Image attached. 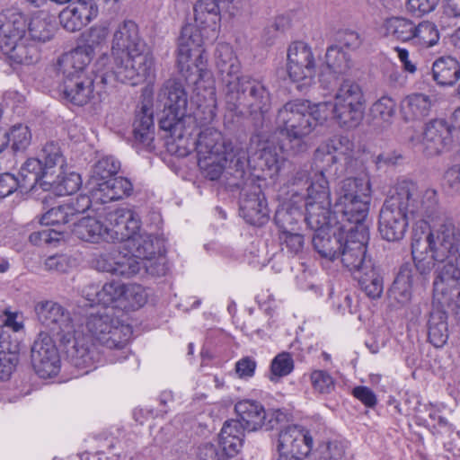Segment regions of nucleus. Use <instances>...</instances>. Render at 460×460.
Listing matches in <instances>:
<instances>
[{
	"label": "nucleus",
	"instance_id": "nucleus-30",
	"mask_svg": "<svg viewBox=\"0 0 460 460\" xmlns=\"http://www.w3.org/2000/svg\"><path fill=\"white\" fill-rule=\"evenodd\" d=\"M26 31L31 41L35 43L49 41L55 32L54 17L48 11H38L31 14L27 22Z\"/></svg>",
	"mask_w": 460,
	"mask_h": 460
},
{
	"label": "nucleus",
	"instance_id": "nucleus-20",
	"mask_svg": "<svg viewBox=\"0 0 460 460\" xmlns=\"http://www.w3.org/2000/svg\"><path fill=\"white\" fill-rule=\"evenodd\" d=\"M240 213L243 219L253 226H262L268 222L269 211L261 187L252 182L241 192Z\"/></svg>",
	"mask_w": 460,
	"mask_h": 460
},
{
	"label": "nucleus",
	"instance_id": "nucleus-49",
	"mask_svg": "<svg viewBox=\"0 0 460 460\" xmlns=\"http://www.w3.org/2000/svg\"><path fill=\"white\" fill-rule=\"evenodd\" d=\"M395 101L384 95L377 99L369 108V116L375 123H391L395 114Z\"/></svg>",
	"mask_w": 460,
	"mask_h": 460
},
{
	"label": "nucleus",
	"instance_id": "nucleus-33",
	"mask_svg": "<svg viewBox=\"0 0 460 460\" xmlns=\"http://www.w3.org/2000/svg\"><path fill=\"white\" fill-rule=\"evenodd\" d=\"M413 21L402 16H391L385 18L380 27V34L391 40L410 43L413 35Z\"/></svg>",
	"mask_w": 460,
	"mask_h": 460
},
{
	"label": "nucleus",
	"instance_id": "nucleus-12",
	"mask_svg": "<svg viewBox=\"0 0 460 460\" xmlns=\"http://www.w3.org/2000/svg\"><path fill=\"white\" fill-rule=\"evenodd\" d=\"M39 322L64 345L70 344L75 324L70 312L58 302L40 301L35 305Z\"/></svg>",
	"mask_w": 460,
	"mask_h": 460
},
{
	"label": "nucleus",
	"instance_id": "nucleus-56",
	"mask_svg": "<svg viewBox=\"0 0 460 460\" xmlns=\"http://www.w3.org/2000/svg\"><path fill=\"white\" fill-rule=\"evenodd\" d=\"M71 211L69 206L66 204L52 208L43 215L40 222L45 226L67 224L74 219Z\"/></svg>",
	"mask_w": 460,
	"mask_h": 460
},
{
	"label": "nucleus",
	"instance_id": "nucleus-50",
	"mask_svg": "<svg viewBox=\"0 0 460 460\" xmlns=\"http://www.w3.org/2000/svg\"><path fill=\"white\" fill-rule=\"evenodd\" d=\"M109 34V22L95 24L83 34L84 44L81 46L94 55L96 49L102 48L106 44Z\"/></svg>",
	"mask_w": 460,
	"mask_h": 460
},
{
	"label": "nucleus",
	"instance_id": "nucleus-11",
	"mask_svg": "<svg viewBox=\"0 0 460 460\" xmlns=\"http://www.w3.org/2000/svg\"><path fill=\"white\" fill-rule=\"evenodd\" d=\"M315 75V63L311 48L304 41L289 45V93H306Z\"/></svg>",
	"mask_w": 460,
	"mask_h": 460
},
{
	"label": "nucleus",
	"instance_id": "nucleus-62",
	"mask_svg": "<svg viewBox=\"0 0 460 460\" xmlns=\"http://www.w3.org/2000/svg\"><path fill=\"white\" fill-rule=\"evenodd\" d=\"M89 190V195H80L75 200L66 203V206H69L72 212V217L75 218L78 214L85 212L89 209L93 204L101 203V201H97L93 198V188H87Z\"/></svg>",
	"mask_w": 460,
	"mask_h": 460
},
{
	"label": "nucleus",
	"instance_id": "nucleus-1",
	"mask_svg": "<svg viewBox=\"0 0 460 460\" xmlns=\"http://www.w3.org/2000/svg\"><path fill=\"white\" fill-rule=\"evenodd\" d=\"M343 160L351 166L354 145L347 137H333L323 143L314 153V163L319 172L308 178L302 171L294 178L293 186L306 190L305 221L314 234L312 238L315 251L322 258L335 261L344 240L346 225L363 223L367 217L370 203V181L364 178H346L340 183L337 200L331 209L330 189L325 172Z\"/></svg>",
	"mask_w": 460,
	"mask_h": 460
},
{
	"label": "nucleus",
	"instance_id": "nucleus-17",
	"mask_svg": "<svg viewBox=\"0 0 460 460\" xmlns=\"http://www.w3.org/2000/svg\"><path fill=\"white\" fill-rule=\"evenodd\" d=\"M32 367L41 378L56 376L60 369V358L54 341L45 332H40L31 349Z\"/></svg>",
	"mask_w": 460,
	"mask_h": 460
},
{
	"label": "nucleus",
	"instance_id": "nucleus-27",
	"mask_svg": "<svg viewBox=\"0 0 460 460\" xmlns=\"http://www.w3.org/2000/svg\"><path fill=\"white\" fill-rule=\"evenodd\" d=\"M82 184L81 177L76 172L65 173L64 170L58 172H47L43 180V190L52 191L57 196H66L75 193Z\"/></svg>",
	"mask_w": 460,
	"mask_h": 460
},
{
	"label": "nucleus",
	"instance_id": "nucleus-42",
	"mask_svg": "<svg viewBox=\"0 0 460 460\" xmlns=\"http://www.w3.org/2000/svg\"><path fill=\"white\" fill-rule=\"evenodd\" d=\"M289 438H292L289 458L305 459L313 448V438L310 432L301 425H289Z\"/></svg>",
	"mask_w": 460,
	"mask_h": 460
},
{
	"label": "nucleus",
	"instance_id": "nucleus-29",
	"mask_svg": "<svg viewBox=\"0 0 460 460\" xmlns=\"http://www.w3.org/2000/svg\"><path fill=\"white\" fill-rule=\"evenodd\" d=\"M133 190L132 183L123 177H112L93 190V198L101 204L123 199Z\"/></svg>",
	"mask_w": 460,
	"mask_h": 460
},
{
	"label": "nucleus",
	"instance_id": "nucleus-31",
	"mask_svg": "<svg viewBox=\"0 0 460 460\" xmlns=\"http://www.w3.org/2000/svg\"><path fill=\"white\" fill-rule=\"evenodd\" d=\"M10 61L18 65H31L40 58V52L36 43L31 41L26 36L12 43L6 48L0 49Z\"/></svg>",
	"mask_w": 460,
	"mask_h": 460
},
{
	"label": "nucleus",
	"instance_id": "nucleus-14",
	"mask_svg": "<svg viewBox=\"0 0 460 460\" xmlns=\"http://www.w3.org/2000/svg\"><path fill=\"white\" fill-rule=\"evenodd\" d=\"M315 128L310 115V102L306 100L289 102V151L295 154L305 152L310 142L309 134Z\"/></svg>",
	"mask_w": 460,
	"mask_h": 460
},
{
	"label": "nucleus",
	"instance_id": "nucleus-6",
	"mask_svg": "<svg viewBox=\"0 0 460 460\" xmlns=\"http://www.w3.org/2000/svg\"><path fill=\"white\" fill-rule=\"evenodd\" d=\"M85 326L92 339L111 350L123 351L133 333L129 324L114 317L112 308H101L91 313Z\"/></svg>",
	"mask_w": 460,
	"mask_h": 460
},
{
	"label": "nucleus",
	"instance_id": "nucleus-21",
	"mask_svg": "<svg viewBox=\"0 0 460 460\" xmlns=\"http://www.w3.org/2000/svg\"><path fill=\"white\" fill-rule=\"evenodd\" d=\"M195 149L199 158H213L219 156H237L240 153L236 151L231 141L215 128L202 129L197 140L194 142Z\"/></svg>",
	"mask_w": 460,
	"mask_h": 460
},
{
	"label": "nucleus",
	"instance_id": "nucleus-40",
	"mask_svg": "<svg viewBox=\"0 0 460 460\" xmlns=\"http://www.w3.org/2000/svg\"><path fill=\"white\" fill-rule=\"evenodd\" d=\"M124 293V284L118 281H111L105 283L99 290L94 287H90L85 296L90 302L102 305L103 308H108V306L123 298Z\"/></svg>",
	"mask_w": 460,
	"mask_h": 460
},
{
	"label": "nucleus",
	"instance_id": "nucleus-61",
	"mask_svg": "<svg viewBox=\"0 0 460 460\" xmlns=\"http://www.w3.org/2000/svg\"><path fill=\"white\" fill-rule=\"evenodd\" d=\"M123 298L127 300L132 307H141L146 302V293L140 285H125Z\"/></svg>",
	"mask_w": 460,
	"mask_h": 460
},
{
	"label": "nucleus",
	"instance_id": "nucleus-9",
	"mask_svg": "<svg viewBox=\"0 0 460 460\" xmlns=\"http://www.w3.org/2000/svg\"><path fill=\"white\" fill-rule=\"evenodd\" d=\"M23 330L22 316L17 313L6 314L0 333V379L7 380L14 370L21 349Z\"/></svg>",
	"mask_w": 460,
	"mask_h": 460
},
{
	"label": "nucleus",
	"instance_id": "nucleus-38",
	"mask_svg": "<svg viewBox=\"0 0 460 460\" xmlns=\"http://www.w3.org/2000/svg\"><path fill=\"white\" fill-rule=\"evenodd\" d=\"M219 0H199L193 8L195 24L199 29L216 31L220 22Z\"/></svg>",
	"mask_w": 460,
	"mask_h": 460
},
{
	"label": "nucleus",
	"instance_id": "nucleus-7",
	"mask_svg": "<svg viewBox=\"0 0 460 460\" xmlns=\"http://www.w3.org/2000/svg\"><path fill=\"white\" fill-rule=\"evenodd\" d=\"M334 119L344 128L358 126L365 114L366 99L361 86L351 80H344L335 93Z\"/></svg>",
	"mask_w": 460,
	"mask_h": 460
},
{
	"label": "nucleus",
	"instance_id": "nucleus-51",
	"mask_svg": "<svg viewBox=\"0 0 460 460\" xmlns=\"http://www.w3.org/2000/svg\"><path fill=\"white\" fill-rule=\"evenodd\" d=\"M45 173L47 172H58L63 169L65 160L60 147L54 142L47 143L42 148L41 159Z\"/></svg>",
	"mask_w": 460,
	"mask_h": 460
},
{
	"label": "nucleus",
	"instance_id": "nucleus-41",
	"mask_svg": "<svg viewBox=\"0 0 460 460\" xmlns=\"http://www.w3.org/2000/svg\"><path fill=\"white\" fill-rule=\"evenodd\" d=\"M133 133L136 142L146 148L152 146L155 132L153 116L149 109L142 107L136 114Z\"/></svg>",
	"mask_w": 460,
	"mask_h": 460
},
{
	"label": "nucleus",
	"instance_id": "nucleus-35",
	"mask_svg": "<svg viewBox=\"0 0 460 460\" xmlns=\"http://www.w3.org/2000/svg\"><path fill=\"white\" fill-rule=\"evenodd\" d=\"M243 159L244 156H219L213 158H199L198 164L202 171L203 175L210 181H216L219 179L225 168L228 165L229 167L234 168L239 171L243 168Z\"/></svg>",
	"mask_w": 460,
	"mask_h": 460
},
{
	"label": "nucleus",
	"instance_id": "nucleus-43",
	"mask_svg": "<svg viewBox=\"0 0 460 460\" xmlns=\"http://www.w3.org/2000/svg\"><path fill=\"white\" fill-rule=\"evenodd\" d=\"M120 163L113 156H104L99 159L93 166L87 188L93 190L118 173Z\"/></svg>",
	"mask_w": 460,
	"mask_h": 460
},
{
	"label": "nucleus",
	"instance_id": "nucleus-64",
	"mask_svg": "<svg viewBox=\"0 0 460 460\" xmlns=\"http://www.w3.org/2000/svg\"><path fill=\"white\" fill-rule=\"evenodd\" d=\"M72 266V260L65 254L49 256L45 260L44 268L46 270L64 273Z\"/></svg>",
	"mask_w": 460,
	"mask_h": 460
},
{
	"label": "nucleus",
	"instance_id": "nucleus-5",
	"mask_svg": "<svg viewBox=\"0 0 460 460\" xmlns=\"http://www.w3.org/2000/svg\"><path fill=\"white\" fill-rule=\"evenodd\" d=\"M157 102L164 107L159 120L160 128L169 132L174 140L181 142L187 119L188 94L180 82L167 80L160 88Z\"/></svg>",
	"mask_w": 460,
	"mask_h": 460
},
{
	"label": "nucleus",
	"instance_id": "nucleus-26",
	"mask_svg": "<svg viewBox=\"0 0 460 460\" xmlns=\"http://www.w3.org/2000/svg\"><path fill=\"white\" fill-rule=\"evenodd\" d=\"M73 234L79 239L98 243H109V231L104 220V211L96 216L88 215L74 225Z\"/></svg>",
	"mask_w": 460,
	"mask_h": 460
},
{
	"label": "nucleus",
	"instance_id": "nucleus-32",
	"mask_svg": "<svg viewBox=\"0 0 460 460\" xmlns=\"http://www.w3.org/2000/svg\"><path fill=\"white\" fill-rule=\"evenodd\" d=\"M93 58V55L82 46H78L64 55L59 61L64 78H71L79 74H88L87 67Z\"/></svg>",
	"mask_w": 460,
	"mask_h": 460
},
{
	"label": "nucleus",
	"instance_id": "nucleus-55",
	"mask_svg": "<svg viewBox=\"0 0 460 460\" xmlns=\"http://www.w3.org/2000/svg\"><path fill=\"white\" fill-rule=\"evenodd\" d=\"M83 27L98 15V7L93 0H77L69 5Z\"/></svg>",
	"mask_w": 460,
	"mask_h": 460
},
{
	"label": "nucleus",
	"instance_id": "nucleus-48",
	"mask_svg": "<svg viewBox=\"0 0 460 460\" xmlns=\"http://www.w3.org/2000/svg\"><path fill=\"white\" fill-rule=\"evenodd\" d=\"M325 59L327 67L334 75H345L352 66L349 55L336 45L327 49Z\"/></svg>",
	"mask_w": 460,
	"mask_h": 460
},
{
	"label": "nucleus",
	"instance_id": "nucleus-22",
	"mask_svg": "<svg viewBox=\"0 0 460 460\" xmlns=\"http://www.w3.org/2000/svg\"><path fill=\"white\" fill-rule=\"evenodd\" d=\"M71 342L73 344L66 349L69 361L75 367L82 370L84 374H88L91 369L94 368L95 363L100 359L99 353L91 338L75 331Z\"/></svg>",
	"mask_w": 460,
	"mask_h": 460
},
{
	"label": "nucleus",
	"instance_id": "nucleus-3",
	"mask_svg": "<svg viewBox=\"0 0 460 460\" xmlns=\"http://www.w3.org/2000/svg\"><path fill=\"white\" fill-rule=\"evenodd\" d=\"M97 66L107 70L101 76L105 84L113 81L139 84L155 75V58L141 37L137 24L131 20L119 22L112 32L111 55L102 54Z\"/></svg>",
	"mask_w": 460,
	"mask_h": 460
},
{
	"label": "nucleus",
	"instance_id": "nucleus-28",
	"mask_svg": "<svg viewBox=\"0 0 460 460\" xmlns=\"http://www.w3.org/2000/svg\"><path fill=\"white\" fill-rule=\"evenodd\" d=\"M244 423L239 420L225 422L218 437L219 447L226 457L234 456L243 445Z\"/></svg>",
	"mask_w": 460,
	"mask_h": 460
},
{
	"label": "nucleus",
	"instance_id": "nucleus-44",
	"mask_svg": "<svg viewBox=\"0 0 460 460\" xmlns=\"http://www.w3.org/2000/svg\"><path fill=\"white\" fill-rule=\"evenodd\" d=\"M413 35L410 43L420 49H429L437 45L440 35L437 25L429 21L414 22Z\"/></svg>",
	"mask_w": 460,
	"mask_h": 460
},
{
	"label": "nucleus",
	"instance_id": "nucleus-18",
	"mask_svg": "<svg viewBox=\"0 0 460 460\" xmlns=\"http://www.w3.org/2000/svg\"><path fill=\"white\" fill-rule=\"evenodd\" d=\"M104 220L109 231V243L125 244L140 231L138 215L128 208L104 210Z\"/></svg>",
	"mask_w": 460,
	"mask_h": 460
},
{
	"label": "nucleus",
	"instance_id": "nucleus-60",
	"mask_svg": "<svg viewBox=\"0 0 460 460\" xmlns=\"http://www.w3.org/2000/svg\"><path fill=\"white\" fill-rule=\"evenodd\" d=\"M443 186L449 194L460 195V164H454L445 172Z\"/></svg>",
	"mask_w": 460,
	"mask_h": 460
},
{
	"label": "nucleus",
	"instance_id": "nucleus-16",
	"mask_svg": "<svg viewBox=\"0 0 460 460\" xmlns=\"http://www.w3.org/2000/svg\"><path fill=\"white\" fill-rule=\"evenodd\" d=\"M200 75L193 78L192 101L197 106L196 119L200 124L210 123L216 117L217 96L215 79L211 71L201 70Z\"/></svg>",
	"mask_w": 460,
	"mask_h": 460
},
{
	"label": "nucleus",
	"instance_id": "nucleus-53",
	"mask_svg": "<svg viewBox=\"0 0 460 460\" xmlns=\"http://www.w3.org/2000/svg\"><path fill=\"white\" fill-rule=\"evenodd\" d=\"M286 419L287 415L284 412L280 410H276L273 411L272 417L268 423L267 429H273L277 428V429H279L277 444L279 457L277 460H288V454L285 451L286 436L288 434L287 426L285 425Z\"/></svg>",
	"mask_w": 460,
	"mask_h": 460
},
{
	"label": "nucleus",
	"instance_id": "nucleus-54",
	"mask_svg": "<svg viewBox=\"0 0 460 460\" xmlns=\"http://www.w3.org/2000/svg\"><path fill=\"white\" fill-rule=\"evenodd\" d=\"M5 136L14 151L25 150L31 140V131L29 128L23 124L13 125Z\"/></svg>",
	"mask_w": 460,
	"mask_h": 460
},
{
	"label": "nucleus",
	"instance_id": "nucleus-23",
	"mask_svg": "<svg viewBox=\"0 0 460 460\" xmlns=\"http://www.w3.org/2000/svg\"><path fill=\"white\" fill-rule=\"evenodd\" d=\"M158 240L154 238L151 234L137 232V234L125 244V247L142 262L143 267L149 274L160 275L164 272V266L155 265L151 261L159 250L156 246Z\"/></svg>",
	"mask_w": 460,
	"mask_h": 460
},
{
	"label": "nucleus",
	"instance_id": "nucleus-37",
	"mask_svg": "<svg viewBox=\"0 0 460 460\" xmlns=\"http://www.w3.org/2000/svg\"><path fill=\"white\" fill-rule=\"evenodd\" d=\"M234 411L248 431L257 430L264 424V408L256 401L242 400L235 404Z\"/></svg>",
	"mask_w": 460,
	"mask_h": 460
},
{
	"label": "nucleus",
	"instance_id": "nucleus-4",
	"mask_svg": "<svg viewBox=\"0 0 460 460\" xmlns=\"http://www.w3.org/2000/svg\"><path fill=\"white\" fill-rule=\"evenodd\" d=\"M438 197L435 189L420 187L403 180L396 183L385 199L379 212L378 231L388 242L402 240L407 231L410 218L420 228L428 226L429 218L438 209Z\"/></svg>",
	"mask_w": 460,
	"mask_h": 460
},
{
	"label": "nucleus",
	"instance_id": "nucleus-13",
	"mask_svg": "<svg viewBox=\"0 0 460 460\" xmlns=\"http://www.w3.org/2000/svg\"><path fill=\"white\" fill-rule=\"evenodd\" d=\"M228 102L236 106L246 102L252 112L264 113L268 110L269 93L265 87L250 76H236L234 80H226Z\"/></svg>",
	"mask_w": 460,
	"mask_h": 460
},
{
	"label": "nucleus",
	"instance_id": "nucleus-36",
	"mask_svg": "<svg viewBox=\"0 0 460 460\" xmlns=\"http://www.w3.org/2000/svg\"><path fill=\"white\" fill-rule=\"evenodd\" d=\"M45 170L40 159L30 158L21 167L17 181L20 190L27 192L34 190L37 186L43 190V180Z\"/></svg>",
	"mask_w": 460,
	"mask_h": 460
},
{
	"label": "nucleus",
	"instance_id": "nucleus-2",
	"mask_svg": "<svg viewBox=\"0 0 460 460\" xmlns=\"http://www.w3.org/2000/svg\"><path fill=\"white\" fill-rule=\"evenodd\" d=\"M411 254L420 274L443 265L434 280V295L443 305L460 307V224L447 218L427 233L415 231Z\"/></svg>",
	"mask_w": 460,
	"mask_h": 460
},
{
	"label": "nucleus",
	"instance_id": "nucleus-52",
	"mask_svg": "<svg viewBox=\"0 0 460 460\" xmlns=\"http://www.w3.org/2000/svg\"><path fill=\"white\" fill-rule=\"evenodd\" d=\"M116 259L114 275L128 278L137 274L143 267L142 262L129 252L124 253L117 250Z\"/></svg>",
	"mask_w": 460,
	"mask_h": 460
},
{
	"label": "nucleus",
	"instance_id": "nucleus-10",
	"mask_svg": "<svg viewBox=\"0 0 460 460\" xmlns=\"http://www.w3.org/2000/svg\"><path fill=\"white\" fill-rule=\"evenodd\" d=\"M354 225L349 228L346 227V234L337 254V260L352 275L361 272L372 264L371 260L366 258L368 231L362 223Z\"/></svg>",
	"mask_w": 460,
	"mask_h": 460
},
{
	"label": "nucleus",
	"instance_id": "nucleus-46",
	"mask_svg": "<svg viewBox=\"0 0 460 460\" xmlns=\"http://www.w3.org/2000/svg\"><path fill=\"white\" fill-rule=\"evenodd\" d=\"M354 279L358 281L361 289L370 298H378L381 296L384 290L383 277L373 264L369 268L353 275Z\"/></svg>",
	"mask_w": 460,
	"mask_h": 460
},
{
	"label": "nucleus",
	"instance_id": "nucleus-57",
	"mask_svg": "<svg viewBox=\"0 0 460 460\" xmlns=\"http://www.w3.org/2000/svg\"><path fill=\"white\" fill-rule=\"evenodd\" d=\"M287 376L288 352L282 351L271 360L267 377L272 384L277 385Z\"/></svg>",
	"mask_w": 460,
	"mask_h": 460
},
{
	"label": "nucleus",
	"instance_id": "nucleus-15",
	"mask_svg": "<svg viewBox=\"0 0 460 460\" xmlns=\"http://www.w3.org/2000/svg\"><path fill=\"white\" fill-rule=\"evenodd\" d=\"M409 141L426 155H437L447 150L453 143L451 126L446 119H432L425 124L421 136L411 137Z\"/></svg>",
	"mask_w": 460,
	"mask_h": 460
},
{
	"label": "nucleus",
	"instance_id": "nucleus-47",
	"mask_svg": "<svg viewBox=\"0 0 460 460\" xmlns=\"http://www.w3.org/2000/svg\"><path fill=\"white\" fill-rule=\"evenodd\" d=\"M411 275L407 269H402L396 276L391 288L389 289V297L399 305H406L411 298Z\"/></svg>",
	"mask_w": 460,
	"mask_h": 460
},
{
	"label": "nucleus",
	"instance_id": "nucleus-45",
	"mask_svg": "<svg viewBox=\"0 0 460 460\" xmlns=\"http://www.w3.org/2000/svg\"><path fill=\"white\" fill-rule=\"evenodd\" d=\"M428 338L436 348H442L448 340L447 316L443 311L430 314L428 323Z\"/></svg>",
	"mask_w": 460,
	"mask_h": 460
},
{
	"label": "nucleus",
	"instance_id": "nucleus-39",
	"mask_svg": "<svg viewBox=\"0 0 460 460\" xmlns=\"http://www.w3.org/2000/svg\"><path fill=\"white\" fill-rule=\"evenodd\" d=\"M216 66L223 75V80H234L239 76L240 63L232 47L226 43H219L215 52Z\"/></svg>",
	"mask_w": 460,
	"mask_h": 460
},
{
	"label": "nucleus",
	"instance_id": "nucleus-24",
	"mask_svg": "<svg viewBox=\"0 0 460 460\" xmlns=\"http://www.w3.org/2000/svg\"><path fill=\"white\" fill-rule=\"evenodd\" d=\"M436 100L422 93H412L404 96L400 102L399 111L405 122L421 121L429 117Z\"/></svg>",
	"mask_w": 460,
	"mask_h": 460
},
{
	"label": "nucleus",
	"instance_id": "nucleus-19",
	"mask_svg": "<svg viewBox=\"0 0 460 460\" xmlns=\"http://www.w3.org/2000/svg\"><path fill=\"white\" fill-rule=\"evenodd\" d=\"M100 75L93 76L89 74H79L76 76L71 78H64L63 93L70 102L83 106L87 104L89 102L93 100L96 95H99L103 87H100L99 84H102L105 85L101 79L107 70L100 68Z\"/></svg>",
	"mask_w": 460,
	"mask_h": 460
},
{
	"label": "nucleus",
	"instance_id": "nucleus-34",
	"mask_svg": "<svg viewBox=\"0 0 460 460\" xmlns=\"http://www.w3.org/2000/svg\"><path fill=\"white\" fill-rule=\"evenodd\" d=\"M431 72L437 84L452 86L460 78V64L450 56L440 57L433 62Z\"/></svg>",
	"mask_w": 460,
	"mask_h": 460
},
{
	"label": "nucleus",
	"instance_id": "nucleus-8",
	"mask_svg": "<svg viewBox=\"0 0 460 460\" xmlns=\"http://www.w3.org/2000/svg\"><path fill=\"white\" fill-rule=\"evenodd\" d=\"M204 52L200 32L191 25L184 26L179 38L177 65L187 81L200 75L201 70L209 71Z\"/></svg>",
	"mask_w": 460,
	"mask_h": 460
},
{
	"label": "nucleus",
	"instance_id": "nucleus-59",
	"mask_svg": "<svg viewBox=\"0 0 460 460\" xmlns=\"http://www.w3.org/2000/svg\"><path fill=\"white\" fill-rule=\"evenodd\" d=\"M116 254V249L95 254L91 261L92 267L100 272H107L114 275L117 260Z\"/></svg>",
	"mask_w": 460,
	"mask_h": 460
},
{
	"label": "nucleus",
	"instance_id": "nucleus-25",
	"mask_svg": "<svg viewBox=\"0 0 460 460\" xmlns=\"http://www.w3.org/2000/svg\"><path fill=\"white\" fill-rule=\"evenodd\" d=\"M27 20L15 9H6L0 13V49L6 48L15 40L26 36Z\"/></svg>",
	"mask_w": 460,
	"mask_h": 460
},
{
	"label": "nucleus",
	"instance_id": "nucleus-58",
	"mask_svg": "<svg viewBox=\"0 0 460 460\" xmlns=\"http://www.w3.org/2000/svg\"><path fill=\"white\" fill-rule=\"evenodd\" d=\"M314 390L322 394H329L335 388L333 377L324 370H314L310 376Z\"/></svg>",
	"mask_w": 460,
	"mask_h": 460
},
{
	"label": "nucleus",
	"instance_id": "nucleus-63",
	"mask_svg": "<svg viewBox=\"0 0 460 460\" xmlns=\"http://www.w3.org/2000/svg\"><path fill=\"white\" fill-rule=\"evenodd\" d=\"M310 115H312L315 126L319 122L325 121L331 116L334 118V103L322 102L313 105L310 104Z\"/></svg>",
	"mask_w": 460,
	"mask_h": 460
}]
</instances>
